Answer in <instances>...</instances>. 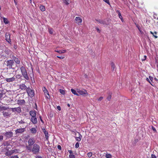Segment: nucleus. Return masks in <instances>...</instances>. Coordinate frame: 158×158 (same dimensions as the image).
<instances>
[{"label": "nucleus", "mask_w": 158, "mask_h": 158, "mask_svg": "<svg viewBox=\"0 0 158 158\" xmlns=\"http://www.w3.org/2000/svg\"><path fill=\"white\" fill-rule=\"evenodd\" d=\"M96 29L97 30V31L98 33H100V32L101 31L98 28V27H96Z\"/></svg>", "instance_id": "53"}, {"label": "nucleus", "mask_w": 158, "mask_h": 158, "mask_svg": "<svg viewBox=\"0 0 158 158\" xmlns=\"http://www.w3.org/2000/svg\"><path fill=\"white\" fill-rule=\"evenodd\" d=\"M106 158H111L112 156L110 154H107L106 155Z\"/></svg>", "instance_id": "35"}, {"label": "nucleus", "mask_w": 158, "mask_h": 158, "mask_svg": "<svg viewBox=\"0 0 158 158\" xmlns=\"http://www.w3.org/2000/svg\"><path fill=\"white\" fill-rule=\"evenodd\" d=\"M3 115L5 117H9L11 114L10 112L7 111H3L2 112Z\"/></svg>", "instance_id": "18"}, {"label": "nucleus", "mask_w": 158, "mask_h": 158, "mask_svg": "<svg viewBox=\"0 0 158 158\" xmlns=\"http://www.w3.org/2000/svg\"><path fill=\"white\" fill-rule=\"evenodd\" d=\"M36 158H42V157L39 156H37Z\"/></svg>", "instance_id": "61"}, {"label": "nucleus", "mask_w": 158, "mask_h": 158, "mask_svg": "<svg viewBox=\"0 0 158 158\" xmlns=\"http://www.w3.org/2000/svg\"><path fill=\"white\" fill-rule=\"evenodd\" d=\"M6 39V41L9 44H11V41L10 40V36L9 33H6L5 34Z\"/></svg>", "instance_id": "10"}, {"label": "nucleus", "mask_w": 158, "mask_h": 158, "mask_svg": "<svg viewBox=\"0 0 158 158\" xmlns=\"http://www.w3.org/2000/svg\"><path fill=\"white\" fill-rule=\"evenodd\" d=\"M31 132L32 133H35L36 132V130L35 128H32L30 129Z\"/></svg>", "instance_id": "29"}, {"label": "nucleus", "mask_w": 158, "mask_h": 158, "mask_svg": "<svg viewBox=\"0 0 158 158\" xmlns=\"http://www.w3.org/2000/svg\"><path fill=\"white\" fill-rule=\"evenodd\" d=\"M25 131V129L24 128H21L17 129L15 130V132L17 133H21Z\"/></svg>", "instance_id": "14"}, {"label": "nucleus", "mask_w": 158, "mask_h": 158, "mask_svg": "<svg viewBox=\"0 0 158 158\" xmlns=\"http://www.w3.org/2000/svg\"><path fill=\"white\" fill-rule=\"evenodd\" d=\"M17 151V149L11 150L8 151L5 153V155L8 156H10L14 153L18 152Z\"/></svg>", "instance_id": "7"}, {"label": "nucleus", "mask_w": 158, "mask_h": 158, "mask_svg": "<svg viewBox=\"0 0 158 158\" xmlns=\"http://www.w3.org/2000/svg\"><path fill=\"white\" fill-rule=\"evenodd\" d=\"M44 132L46 139L47 140H48L49 136H48V132L46 131H44Z\"/></svg>", "instance_id": "24"}, {"label": "nucleus", "mask_w": 158, "mask_h": 158, "mask_svg": "<svg viewBox=\"0 0 158 158\" xmlns=\"http://www.w3.org/2000/svg\"><path fill=\"white\" fill-rule=\"evenodd\" d=\"M40 8L42 11H44L45 10V8L44 6L41 5L40 6Z\"/></svg>", "instance_id": "31"}, {"label": "nucleus", "mask_w": 158, "mask_h": 158, "mask_svg": "<svg viewBox=\"0 0 158 158\" xmlns=\"http://www.w3.org/2000/svg\"><path fill=\"white\" fill-rule=\"evenodd\" d=\"M31 146H29V145L26 146V148L27 150L29 152H32V148L31 147Z\"/></svg>", "instance_id": "23"}, {"label": "nucleus", "mask_w": 158, "mask_h": 158, "mask_svg": "<svg viewBox=\"0 0 158 158\" xmlns=\"http://www.w3.org/2000/svg\"><path fill=\"white\" fill-rule=\"evenodd\" d=\"M30 114L31 117L35 116L36 114V111L35 110L31 111L30 112Z\"/></svg>", "instance_id": "19"}, {"label": "nucleus", "mask_w": 158, "mask_h": 158, "mask_svg": "<svg viewBox=\"0 0 158 158\" xmlns=\"http://www.w3.org/2000/svg\"><path fill=\"white\" fill-rule=\"evenodd\" d=\"M13 60L16 63L18 64L20 63V61L18 58L15 57L13 58Z\"/></svg>", "instance_id": "25"}, {"label": "nucleus", "mask_w": 158, "mask_h": 158, "mask_svg": "<svg viewBox=\"0 0 158 158\" xmlns=\"http://www.w3.org/2000/svg\"><path fill=\"white\" fill-rule=\"evenodd\" d=\"M64 2L66 4L68 5L69 4V0H63Z\"/></svg>", "instance_id": "39"}, {"label": "nucleus", "mask_w": 158, "mask_h": 158, "mask_svg": "<svg viewBox=\"0 0 158 158\" xmlns=\"http://www.w3.org/2000/svg\"><path fill=\"white\" fill-rule=\"evenodd\" d=\"M20 69L22 74L24 78L26 80H28L29 79V78L25 68L23 66H22L20 68Z\"/></svg>", "instance_id": "1"}, {"label": "nucleus", "mask_w": 158, "mask_h": 158, "mask_svg": "<svg viewBox=\"0 0 158 158\" xmlns=\"http://www.w3.org/2000/svg\"><path fill=\"white\" fill-rule=\"evenodd\" d=\"M77 91L80 95L83 96L85 97L88 95V94L86 90L85 89H77Z\"/></svg>", "instance_id": "4"}, {"label": "nucleus", "mask_w": 158, "mask_h": 158, "mask_svg": "<svg viewBox=\"0 0 158 158\" xmlns=\"http://www.w3.org/2000/svg\"><path fill=\"white\" fill-rule=\"evenodd\" d=\"M57 109L59 110H61L60 107L59 106H57Z\"/></svg>", "instance_id": "56"}, {"label": "nucleus", "mask_w": 158, "mask_h": 158, "mask_svg": "<svg viewBox=\"0 0 158 158\" xmlns=\"http://www.w3.org/2000/svg\"><path fill=\"white\" fill-rule=\"evenodd\" d=\"M71 91L72 92L74 95H76L77 96H79V95L77 93V91L73 89H71Z\"/></svg>", "instance_id": "22"}, {"label": "nucleus", "mask_w": 158, "mask_h": 158, "mask_svg": "<svg viewBox=\"0 0 158 158\" xmlns=\"http://www.w3.org/2000/svg\"><path fill=\"white\" fill-rule=\"evenodd\" d=\"M9 158H19V157L17 155H14L11 156Z\"/></svg>", "instance_id": "38"}, {"label": "nucleus", "mask_w": 158, "mask_h": 158, "mask_svg": "<svg viewBox=\"0 0 158 158\" xmlns=\"http://www.w3.org/2000/svg\"><path fill=\"white\" fill-rule=\"evenodd\" d=\"M96 20L99 23L102 24H106L105 22L102 20L100 19H96Z\"/></svg>", "instance_id": "27"}, {"label": "nucleus", "mask_w": 158, "mask_h": 158, "mask_svg": "<svg viewBox=\"0 0 158 158\" xmlns=\"http://www.w3.org/2000/svg\"><path fill=\"white\" fill-rule=\"evenodd\" d=\"M75 20L76 21V23L78 24H80L82 22V20L81 18L79 17H76Z\"/></svg>", "instance_id": "12"}, {"label": "nucleus", "mask_w": 158, "mask_h": 158, "mask_svg": "<svg viewBox=\"0 0 158 158\" xmlns=\"http://www.w3.org/2000/svg\"><path fill=\"white\" fill-rule=\"evenodd\" d=\"M144 60H145V59H146V56H144Z\"/></svg>", "instance_id": "63"}, {"label": "nucleus", "mask_w": 158, "mask_h": 158, "mask_svg": "<svg viewBox=\"0 0 158 158\" xmlns=\"http://www.w3.org/2000/svg\"><path fill=\"white\" fill-rule=\"evenodd\" d=\"M77 133L78 134V137H75V138L76 140L78 141H80L81 140V138H82V136L80 133L77 132V133L75 132V135H77Z\"/></svg>", "instance_id": "9"}, {"label": "nucleus", "mask_w": 158, "mask_h": 158, "mask_svg": "<svg viewBox=\"0 0 158 158\" xmlns=\"http://www.w3.org/2000/svg\"><path fill=\"white\" fill-rule=\"evenodd\" d=\"M151 156L152 158H156V156L154 154H152Z\"/></svg>", "instance_id": "55"}, {"label": "nucleus", "mask_w": 158, "mask_h": 158, "mask_svg": "<svg viewBox=\"0 0 158 158\" xmlns=\"http://www.w3.org/2000/svg\"><path fill=\"white\" fill-rule=\"evenodd\" d=\"M79 143L78 142H77L75 145V148H77L79 147Z\"/></svg>", "instance_id": "42"}, {"label": "nucleus", "mask_w": 158, "mask_h": 158, "mask_svg": "<svg viewBox=\"0 0 158 158\" xmlns=\"http://www.w3.org/2000/svg\"><path fill=\"white\" fill-rule=\"evenodd\" d=\"M26 92L28 96L31 98L33 97L35 95V92L34 90L29 87H27Z\"/></svg>", "instance_id": "5"}, {"label": "nucleus", "mask_w": 158, "mask_h": 158, "mask_svg": "<svg viewBox=\"0 0 158 158\" xmlns=\"http://www.w3.org/2000/svg\"><path fill=\"white\" fill-rule=\"evenodd\" d=\"M57 148L60 150H61V147L60 145H58L57 146Z\"/></svg>", "instance_id": "52"}, {"label": "nucleus", "mask_w": 158, "mask_h": 158, "mask_svg": "<svg viewBox=\"0 0 158 158\" xmlns=\"http://www.w3.org/2000/svg\"><path fill=\"white\" fill-rule=\"evenodd\" d=\"M44 94L45 95L46 98L48 99H49L50 98V96L49 95V93L48 91L44 93Z\"/></svg>", "instance_id": "21"}, {"label": "nucleus", "mask_w": 158, "mask_h": 158, "mask_svg": "<svg viewBox=\"0 0 158 158\" xmlns=\"http://www.w3.org/2000/svg\"><path fill=\"white\" fill-rule=\"evenodd\" d=\"M20 69L22 74L24 78L26 80H28L29 79V78L25 68L23 66H22L20 68Z\"/></svg>", "instance_id": "2"}, {"label": "nucleus", "mask_w": 158, "mask_h": 158, "mask_svg": "<svg viewBox=\"0 0 158 158\" xmlns=\"http://www.w3.org/2000/svg\"><path fill=\"white\" fill-rule=\"evenodd\" d=\"M68 152L69 153V155L73 154V152L72 150H68Z\"/></svg>", "instance_id": "54"}, {"label": "nucleus", "mask_w": 158, "mask_h": 158, "mask_svg": "<svg viewBox=\"0 0 158 158\" xmlns=\"http://www.w3.org/2000/svg\"><path fill=\"white\" fill-rule=\"evenodd\" d=\"M19 113H20L21 111V109L20 107H18L16 108V111Z\"/></svg>", "instance_id": "32"}, {"label": "nucleus", "mask_w": 158, "mask_h": 158, "mask_svg": "<svg viewBox=\"0 0 158 158\" xmlns=\"http://www.w3.org/2000/svg\"><path fill=\"white\" fill-rule=\"evenodd\" d=\"M150 32L151 34H152L153 35V36H154L156 38H157V36L155 35H154V33L152 32L151 31Z\"/></svg>", "instance_id": "48"}, {"label": "nucleus", "mask_w": 158, "mask_h": 158, "mask_svg": "<svg viewBox=\"0 0 158 158\" xmlns=\"http://www.w3.org/2000/svg\"><path fill=\"white\" fill-rule=\"evenodd\" d=\"M35 142V139L34 138H31L28 140V144L29 146H32L34 144Z\"/></svg>", "instance_id": "8"}, {"label": "nucleus", "mask_w": 158, "mask_h": 158, "mask_svg": "<svg viewBox=\"0 0 158 158\" xmlns=\"http://www.w3.org/2000/svg\"><path fill=\"white\" fill-rule=\"evenodd\" d=\"M48 31H49V33L52 34L53 33V30L52 29H48Z\"/></svg>", "instance_id": "43"}, {"label": "nucleus", "mask_w": 158, "mask_h": 158, "mask_svg": "<svg viewBox=\"0 0 158 158\" xmlns=\"http://www.w3.org/2000/svg\"><path fill=\"white\" fill-rule=\"evenodd\" d=\"M40 147L37 144H34L32 148V152L33 154H36L38 153L40 151Z\"/></svg>", "instance_id": "3"}, {"label": "nucleus", "mask_w": 158, "mask_h": 158, "mask_svg": "<svg viewBox=\"0 0 158 158\" xmlns=\"http://www.w3.org/2000/svg\"><path fill=\"white\" fill-rule=\"evenodd\" d=\"M103 98L102 97H100L98 99V101H102L103 99Z\"/></svg>", "instance_id": "47"}, {"label": "nucleus", "mask_w": 158, "mask_h": 158, "mask_svg": "<svg viewBox=\"0 0 158 158\" xmlns=\"http://www.w3.org/2000/svg\"><path fill=\"white\" fill-rule=\"evenodd\" d=\"M2 96V93H0V98H1Z\"/></svg>", "instance_id": "60"}, {"label": "nucleus", "mask_w": 158, "mask_h": 158, "mask_svg": "<svg viewBox=\"0 0 158 158\" xmlns=\"http://www.w3.org/2000/svg\"><path fill=\"white\" fill-rule=\"evenodd\" d=\"M108 96L107 98V99L108 101H109L111 99L112 93L110 92H109L108 93Z\"/></svg>", "instance_id": "20"}, {"label": "nucleus", "mask_w": 158, "mask_h": 158, "mask_svg": "<svg viewBox=\"0 0 158 158\" xmlns=\"http://www.w3.org/2000/svg\"><path fill=\"white\" fill-rule=\"evenodd\" d=\"M154 79L157 82H158V79H156V78H155Z\"/></svg>", "instance_id": "64"}, {"label": "nucleus", "mask_w": 158, "mask_h": 158, "mask_svg": "<svg viewBox=\"0 0 158 158\" xmlns=\"http://www.w3.org/2000/svg\"><path fill=\"white\" fill-rule=\"evenodd\" d=\"M116 12L118 14V17L119 18L121 19H122V16L121 15V13H120L119 10H116Z\"/></svg>", "instance_id": "26"}, {"label": "nucleus", "mask_w": 158, "mask_h": 158, "mask_svg": "<svg viewBox=\"0 0 158 158\" xmlns=\"http://www.w3.org/2000/svg\"><path fill=\"white\" fill-rule=\"evenodd\" d=\"M106 3L108 4L109 5H110V3L109 2V0H103Z\"/></svg>", "instance_id": "41"}, {"label": "nucleus", "mask_w": 158, "mask_h": 158, "mask_svg": "<svg viewBox=\"0 0 158 158\" xmlns=\"http://www.w3.org/2000/svg\"><path fill=\"white\" fill-rule=\"evenodd\" d=\"M3 22L6 24L9 23V21L8 20L7 18L5 17H3Z\"/></svg>", "instance_id": "28"}, {"label": "nucleus", "mask_w": 158, "mask_h": 158, "mask_svg": "<svg viewBox=\"0 0 158 158\" xmlns=\"http://www.w3.org/2000/svg\"><path fill=\"white\" fill-rule=\"evenodd\" d=\"M152 130L155 132H156V128L153 127H152Z\"/></svg>", "instance_id": "51"}, {"label": "nucleus", "mask_w": 158, "mask_h": 158, "mask_svg": "<svg viewBox=\"0 0 158 158\" xmlns=\"http://www.w3.org/2000/svg\"><path fill=\"white\" fill-rule=\"evenodd\" d=\"M69 158H75V156L73 154L69 155Z\"/></svg>", "instance_id": "40"}, {"label": "nucleus", "mask_w": 158, "mask_h": 158, "mask_svg": "<svg viewBox=\"0 0 158 158\" xmlns=\"http://www.w3.org/2000/svg\"><path fill=\"white\" fill-rule=\"evenodd\" d=\"M21 77V76L20 74H17L16 75L15 77L16 78L19 79Z\"/></svg>", "instance_id": "45"}, {"label": "nucleus", "mask_w": 158, "mask_h": 158, "mask_svg": "<svg viewBox=\"0 0 158 158\" xmlns=\"http://www.w3.org/2000/svg\"><path fill=\"white\" fill-rule=\"evenodd\" d=\"M42 90L44 91V93H45V92H46L48 91L46 88L45 87H44L42 89Z\"/></svg>", "instance_id": "44"}, {"label": "nucleus", "mask_w": 158, "mask_h": 158, "mask_svg": "<svg viewBox=\"0 0 158 158\" xmlns=\"http://www.w3.org/2000/svg\"><path fill=\"white\" fill-rule=\"evenodd\" d=\"M146 80H147V81H148L149 83H150L151 84V85H152V84H151V82H150V81H149V79L148 78H146Z\"/></svg>", "instance_id": "59"}, {"label": "nucleus", "mask_w": 158, "mask_h": 158, "mask_svg": "<svg viewBox=\"0 0 158 158\" xmlns=\"http://www.w3.org/2000/svg\"><path fill=\"white\" fill-rule=\"evenodd\" d=\"M19 89L21 90H27V87L24 84L22 83L19 85Z\"/></svg>", "instance_id": "11"}, {"label": "nucleus", "mask_w": 158, "mask_h": 158, "mask_svg": "<svg viewBox=\"0 0 158 158\" xmlns=\"http://www.w3.org/2000/svg\"><path fill=\"white\" fill-rule=\"evenodd\" d=\"M12 111L13 112H15L16 111V108H11Z\"/></svg>", "instance_id": "49"}, {"label": "nucleus", "mask_w": 158, "mask_h": 158, "mask_svg": "<svg viewBox=\"0 0 158 158\" xmlns=\"http://www.w3.org/2000/svg\"><path fill=\"white\" fill-rule=\"evenodd\" d=\"M56 52L59 53H64L65 52H66V51L65 50H60V51H56Z\"/></svg>", "instance_id": "34"}, {"label": "nucleus", "mask_w": 158, "mask_h": 158, "mask_svg": "<svg viewBox=\"0 0 158 158\" xmlns=\"http://www.w3.org/2000/svg\"><path fill=\"white\" fill-rule=\"evenodd\" d=\"M6 63L7 69H10L12 68V67L14 63V62L13 60H10L6 61Z\"/></svg>", "instance_id": "6"}, {"label": "nucleus", "mask_w": 158, "mask_h": 158, "mask_svg": "<svg viewBox=\"0 0 158 158\" xmlns=\"http://www.w3.org/2000/svg\"><path fill=\"white\" fill-rule=\"evenodd\" d=\"M8 109V108L4 106H2L0 105V110H7Z\"/></svg>", "instance_id": "30"}, {"label": "nucleus", "mask_w": 158, "mask_h": 158, "mask_svg": "<svg viewBox=\"0 0 158 158\" xmlns=\"http://www.w3.org/2000/svg\"><path fill=\"white\" fill-rule=\"evenodd\" d=\"M17 102L18 104L20 105H24L25 103V101L24 99L19 100Z\"/></svg>", "instance_id": "16"}, {"label": "nucleus", "mask_w": 158, "mask_h": 158, "mask_svg": "<svg viewBox=\"0 0 158 158\" xmlns=\"http://www.w3.org/2000/svg\"><path fill=\"white\" fill-rule=\"evenodd\" d=\"M5 135L7 137L9 138L12 136L13 133L11 131L7 132L5 133Z\"/></svg>", "instance_id": "13"}, {"label": "nucleus", "mask_w": 158, "mask_h": 158, "mask_svg": "<svg viewBox=\"0 0 158 158\" xmlns=\"http://www.w3.org/2000/svg\"><path fill=\"white\" fill-rule=\"evenodd\" d=\"M31 121L34 124H36L37 122V120L36 116L31 117Z\"/></svg>", "instance_id": "15"}, {"label": "nucleus", "mask_w": 158, "mask_h": 158, "mask_svg": "<svg viewBox=\"0 0 158 158\" xmlns=\"http://www.w3.org/2000/svg\"><path fill=\"white\" fill-rule=\"evenodd\" d=\"M60 92L62 94L64 95L65 94V91L64 90L62 89H60Z\"/></svg>", "instance_id": "36"}, {"label": "nucleus", "mask_w": 158, "mask_h": 158, "mask_svg": "<svg viewBox=\"0 0 158 158\" xmlns=\"http://www.w3.org/2000/svg\"><path fill=\"white\" fill-rule=\"evenodd\" d=\"M15 79V78L14 77H13L10 78H6L5 80L7 82H10L14 81Z\"/></svg>", "instance_id": "17"}, {"label": "nucleus", "mask_w": 158, "mask_h": 158, "mask_svg": "<svg viewBox=\"0 0 158 158\" xmlns=\"http://www.w3.org/2000/svg\"><path fill=\"white\" fill-rule=\"evenodd\" d=\"M111 66L112 70L114 71L115 67V65H114V64L113 63H111Z\"/></svg>", "instance_id": "33"}, {"label": "nucleus", "mask_w": 158, "mask_h": 158, "mask_svg": "<svg viewBox=\"0 0 158 158\" xmlns=\"http://www.w3.org/2000/svg\"><path fill=\"white\" fill-rule=\"evenodd\" d=\"M3 136L2 135H0V141H1L3 139Z\"/></svg>", "instance_id": "50"}, {"label": "nucleus", "mask_w": 158, "mask_h": 158, "mask_svg": "<svg viewBox=\"0 0 158 158\" xmlns=\"http://www.w3.org/2000/svg\"><path fill=\"white\" fill-rule=\"evenodd\" d=\"M57 57L60 59H63L64 58V57H63L62 56H57Z\"/></svg>", "instance_id": "57"}, {"label": "nucleus", "mask_w": 158, "mask_h": 158, "mask_svg": "<svg viewBox=\"0 0 158 158\" xmlns=\"http://www.w3.org/2000/svg\"><path fill=\"white\" fill-rule=\"evenodd\" d=\"M87 156L89 158L91 157L92 156V153L91 152H89L87 153Z\"/></svg>", "instance_id": "37"}, {"label": "nucleus", "mask_w": 158, "mask_h": 158, "mask_svg": "<svg viewBox=\"0 0 158 158\" xmlns=\"http://www.w3.org/2000/svg\"><path fill=\"white\" fill-rule=\"evenodd\" d=\"M40 120L43 123V121L41 117L40 116Z\"/></svg>", "instance_id": "62"}, {"label": "nucleus", "mask_w": 158, "mask_h": 158, "mask_svg": "<svg viewBox=\"0 0 158 158\" xmlns=\"http://www.w3.org/2000/svg\"><path fill=\"white\" fill-rule=\"evenodd\" d=\"M150 80L152 81L153 80V78L152 77H151V76H149V77Z\"/></svg>", "instance_id": "58"}, {"label": "nucleus", "mask_w": 158, "mask_h": 158, "mask_svg": "<svg viewBox=\"0 0 158 158\" xmlns=\"http://www.w3.org/2000/svg\"><path fill=\"white\" fill-rule=\"evenodd\" d=\"M19 123L21 124H23L25 123V122L23 121V120H21L20 121H19Z\"/></svg>", "instance_id": "46"}]
</instances>
